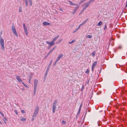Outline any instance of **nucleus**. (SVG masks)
<instances>
[{
    "label": "nucleus",
    "instance_id": "34",
    "mask_svg": "<svg viewBox=\"0 0 127 127\" xmlns=\"http://www.w3.org/2000/svg\"><path fill=\"white\" fill-rule=\"evenodd\" d=\"M86 9H85L84 8L81 11V13H82V12H83V11Z\"/></svg>",
    "mask_w": 127,
    "mask_h": 127
},
{
    "label": "nucleus",
    "instance_id": "37",
    "mask_svg": "<svg viewBox=\"0 0 127 127\" xmlns=\"http://www.w3.org/2000/svg\"><path fill=\"white\" fill-rule=\"evenodd\" d=\"M81 26H80V25H79L78 27L77 28H78V30L80 28Z\"/></svg>",
    "mask_w": 127,
    "mask_h": 127
},
{
    "label": "nucleus",
    "instance_id": "13",
    "mask_svg": "<svg viewBox=\"0 0 127 127\" xmlns=\"http://www.w3.org/2000/svg\"><path fill=\"white\" fill-rule=\"evenodd\" d=\"M90 4V3H89V2H88L87 3H85V6L84 8L86 9L88 7Z\"/></svg>",
    "mask_w": 127,
    "mask_h": 127
},
{
    "label": "nucleus",
    "instance_id": "18",
    "mask_svg": "<svg viewBox=\"0 0 127 127\" xmlns=\"http://www.w3.org/2000/svg\"><path fill=\"white\" fill-rule=\"evenodd\" d=\"M50 66H49V65H48V67H47V69L46 70V71H49V70L50 68Z\"/></svg>",
    "mask_w": 127,
    "mask_h": 127
},
{
    "label": "nucleus",
    "instance_id": "54",
    "mask_svg": "<svg viewBox=\"0 0 127 127\" xmlns=\"http://www.w3.org/2000/svg\"><path fill=\"white\" fill-rule=\"evenodd\" d=\"M119 48H121V46H120V47H119Z\"/></svg>",
    "mask_w": 127,
    "mask_h": 127
},
{
    "label": "nucleus",
    "instance_id": "14",
    "mask_svg": "<svg viewBox=\"0 0 127 127\" xmlns=\"http://www.w3.org/2000/svg\"><path fill=\"white\" fill-rule=\"evenodd\" d=\"M24 32H25V34L27 36L28 35V30L27 29L25 28V26L24 25Z\"/></svg>",
    "mask_w": 127,
    "mask_h": 127
},
{
    "label": "nucleus",
    "instance_id": "51",
    "mask_svg": "<svg viewBox=\"0 0 127 127\" xmlns=\"http://www.w3.org/2000/svg\"><path fill=\"white\" fill-rule=\"evenodd\" d=\"M3 121L4 123H5V124H6V122L4 121V120H3Z\"/></svg>",
    "mask_w": 127,
    "mask_h": 127
},
{
    "label": "nucleus",
    "instance_id": "47",
    "mask_svg": "<svg viewBox=\"0 0 127 127\" xmlns=\"http://www.w3.org/2000/svg\"><path fill=\"white\" fill-rule=\"evenodd\" d=\"M24 87H28L25 84H24Z\"/></svg>",
    "mask_w": 127,
    "mask_h": 127
},
{
    "label": "nucleus",
    "instance_id": "48",
    "mask_svg": "<svg viewBox=\"0 0 127 127\" xmlns=\"http://www.w3.org/2000/svg\"><path fill=\"white\" fill-rule=\"evenodd\" d=\"M34 120V119L33 118H32V121H33Z\"/></svg>",
    "mask_w": 127,
    "mask_h": 127
},
{
    "label": "nucleus",
    "instance_id": "12",
    "mask_svg": "<svg viewBox=\"0 0 127 127\" xmlns=\"http://www.w3.org/2000/svg\"><path fill=\"white\" fill-rule=\"evenodd\" d=\"M56 106L53 105V107H52V111L54 113L55 112V110L56 108Z\"/></svg>",
    "mask_w": 127,
    "mask_h": 127
},
{
    "label": "nucleus",
    "instance_id": "8",
    "mask_svg": "<svg viewBox=\"0 0 127 127\" xmlns=\"http://www.w3.org/2000/svg\"><path fill=\"white\" fill-rule=\"evenodd\" d=\"M16 77L17 80L18 82H22L23 84L24 85V83L22 82V81L21 80V78H20L19 76H17Z\"/></svg>",
    "mask_w": 127,
    "mask_h": 127
},
{
    "label": "nucleus",
    "instance_id": "15",
    "mask_svg": "<svg viewBox=\"0 0 127 127\" xmlns=\"http://www.w3.org/2000/svg\"><path fill=\"white\" fill-rule=\"evenodd\" d=\"M48 72V71H46L44 76V78L45 79H46V77Z\"/></svg>",
    "mask_w": 127,
    "mask_h": 127
},
{
    "label": "nucleus",
    "instance_id": "46",
    "mask_svg": "<svg viewBox=\"0 0 127 127\" xmlns=\"http://www.w3.org/2000/svg\"><path fill=\"white\" fill-rule=\"evenodd\" d=\"M57 62H56H56H55V64H54V66H55V64H56V63H57Z\"/></svg>",
    "mask_w": 127,
    "mask_h": 127
},
{
    "label": "nucleus",
    "instance_id": "42",
    "mask_svg": "<svg viewBox=\"0 0 127 127\" xmlns=\"http://www.w3.org/2000/svg\"><path fill=\"white\" fill-rule=\"evenodd\" d=\"M50 54V53L49 52L47 54V56H48Z\"/></svg>",
    "mask_w": 127,
    "mask_h": 127
},
{
    "label": "nucleus",
    "instance_id": "25",
    "mask_svg": "<svg viewBox=\"0 0 127 127\" xmlns=\"http://www.w3.org/2000/svg\"><path fill=\"white\" fill-rule=\"evenodd\" d=\"M78 30V29L77 28L73 32V33H74L75 32H77V31Z\"/></svg>",
    "mask_w": 127,
    "mask_h": 127
},
{
    "label": "nucleus",
    "instance_id": "43",
    "mask_svg": "<svg viewBox=\"0 0 127 127\" xmlns=\"http://www.w3.org/2000/svg\"><path fill=\"white\" fill-rule=\"evenodd\" d=\"M59 10L62 11H63V9L61 8H60Z\"/></svg>",
    "mask_w": 127,
    "mask_h": 127
},
{
    "label": "nucleus",
    "instance_id": "33",
    "mask_svg": "<svg viewBox=\"0 0 127 127\" xmlns=\"http://www.w3.org/2000/svg\"><path fill=\"white\" fill-rule=\"evenodd\" d=\"M76 12L75 10V9L74 10V11H73L72 14H74Z\"/></svg>",
    "mask_w": 127,
    "mask_h": 127
},
{
    "label": "nucleus",
    "instance_id": "1",
    "mask_svg": "<svg viewBox=\"0 0 127 127\" xmlns=\"http://www.w3.org/2000/svg\"><path fill=\"white\" fill-rule=\"evenodd\" d=\"M38 80H37L36 79H35L34 80V88L33 93L34 95H35V94L36 90V88L38 83Z\"/></svg>",
    "mask_w": 127,
    "mask_h": 127
},
{
    "label": "nucleus",
    "instance_id": "31",
    "mask_svg": "<svg viewBox=\"0 0 127 127\" xmlns=\"http://www.w3.org/2000/svg\"><path fill=\"white\" fill-rule=\"evenodd\" d=\"M62 123L63 124H65V122L64 121H62Z\"/></svg>",
    "mask_w": 127,
    "mask_h": 127
},
{
    "label": "nucleus",
    "instance_id": "10",
    "mask_svg": "<svg viewBox=\"0 0 127 127\" xmlns=\"http://www.w3.org/2000/svg\"><path fill=\"white\" fill-rule=\"evenodd\" d=\"M89 19L87 18L86 20H85V21H84L82 23H81L80 25L81 26H83L84 24H85L86 22H87V21H88V20Z\"/></svg>",
    "mask_w": 127,
    "mask_h": 127
},
{
    "label": "nucleus",
    "instance_id": "36",
    "mask_svg": "<svg viewBox=\"0 0 127 127\" xmlns=\"http://www.w3.org/2000/svg\"><path fill=\"white\" fill-rule=\"evenodd\" d=\"M22 11V9L20 7L19 8V11L20 12H21Z\"/></svg>",
    "mask_w": 127,
    "mask_h": 127
},
{
    "label": "nucleus",
    "instance_id": "53",
    "mask_svg": "<svg viewBox=\"0 0 127 127\" xmlns=\"http://www.w3.org/2000/svg\"><path fill=\"white\" fill-rule=\"evenodd\" d=\"M23 27H24V24H23Z\"/></svg>",
    "mask_w": 127,
    "mask_h": 127
},
{
    "label": "nucleus",
    "instance_id": "22",
    "mask_svg": "<svg viewBox=\"0 0 127 127\" xmlns=\"http://www.w3.org/2000/svg\"><path fill=\"white\" fill-rule=\"evenodd\" d=\"M86 1V0H82L80 1V2H79V4H80L82 3L83 2L85 1Z\"/></svg>",
    "mask_w": 127,
    "mask_h": 127
},
{
    "label": "nucleus",
    "instance_id": "9",
    "mask_svg": "<svg viewBox=\"0 0 127 127\" xmlns=\"http://www.w3.org/2000/svg\"><path fill=\"white\" fill-rule=\"evenodd\" d=\"M43 25L44 26H48L51 25V24L47 22H44L43 23Z\"/></svg>",
    "mask_w": 127,
    "mask_h": 127
},
{
    "label": "nucleus",
    "instance_id": "5",
    "mask_svg": "<svg viewBox=\"0 0 127 127\" xmlns=\"http://www.w3.org/2000/svg\"><path fill=\"white\" fill-rule=\"evenodd\" d=\"M97 61H95L92 64V70L93 71L95 68V66L97 64Z\"/></svg>",
    "mask_w": 127,
    "mask_h": 127
},
{
    "label": "nucleus",
    "instance_id": "7",
    "mask_svg": "<svg viewBox=\"0 0 127 127\" xmlns=\"http://www.w3.org/2000/svg\"><path fill=\"white\" fill-rule=\"evenodd\" d=\"M64 56L63 55V54H59L58 56V57L57 58V59H56V62H58V61L60 59L63 57Z\"/></svg>",
    "mask_w": 127,
    "mask_h": 127
},
{
    "label": "nucleus",
    "instance_id": "55",
    "mask_svg": "<svg viewBox=\"0 0 127 127\" xmlns=\"http://www.w3.org/2000/svg\"><path fill=\"white\" fill-rule=\"evenodd\" d=\"M47 57V56H46V57Z\"/></svg>",
    "mask_w": 127,
    "mask_h": 127
},
{
    "label": "nucleus",
    "instance_id": "28",
    "mask_svg": "<svg viewBox=\"0 0 127 127\" xmlns=\"http://www.w3.org/2000/svg\"><path fill=\"white\" fill-rule=\"evenodd\" d=\"M77 6L75 8V9H74L75 10H77L78 9V8H79V6H78V5H77Z\"/></svg>",
    "mask_w": 127,
    "mask_h": 127
},
{
    "label": "nucleus",
    "instance_id": "35",
    "mask_svg": "<svg viewBox=\"0 0 127 127\" xmlns=\"http://www.w3.org/2000/svg\"><path fill=\"white\" fill-rule=\"evenodd\" d=\"M81 108H79V111L78 112V113H79L80 112V111L81 110Z\"/></svg>",
    "mask_w": 127,
    "mask_h": 127
},
{
    "label": "nucleus",
    "instance_id": "40",
    "mask_svg": "<svg viewBox=\"0 0 127 127\" xmlns=\"http://www.w3.org/2000/svg\"><path fill=\"white\" fill-rule=\"evenodd\" d=\"M56 48V47H53L51 50H52V51H53Z\"/></svg>",
    "mask_w": 127,
    "mask_h": 127
},
{
    "label": "nucleus",
    "instance_id": "49",
    "mask_svg": "<svg viewBox=\"0 0 127 127\" xmlns=\"http://www.w3.org/2000/svg\"><path fill=\"white\" fill-rule=\"evenodd\" d=\"M126 7H127V0L126 1Z\"/></svg>",
    "mask_w": 127,
    "mask_h": 127
},
{
    "label": "nucleus",
    "instance_id": "16",
    "mask_svg": "<svg viewBox=\"0 0 127 127\" xmlns=\"http://www.w3.org/2000/svg\"><path fill=\"white\" fill-rule=\"evenodd\" d=\"M58 102V100H57L56 99L55 100L53 104V105H56V104Z\"/></svg>",
    "mask_w": 127,
    "mask_h": 127
},
{
    "label": "nucleus",
    "instance_id": "26",
    "mask_svg": "<svg viewBox=\"0 0 127 127\" xmlns=\"http://www.w3.org/2000/svg\"><path fill=\"white\" fill-rule=\"evenodd\" d=\"M0 114H1V115L2 117H4V115H3V113L1 112L0 111Z\"/></svg>",
    "mask_w": 127,
    "mask_h": 127
},
{
    "label": "nucleus",
    "instance_id": "11",
    "mask_svg": "<svg viewBox=\"0 0 127 127\" xmlns=\"http://www.w3.org/2000/svg\"><path fill=\"white\" fill-rule=\"evenodd\" d=\"M60 36L59 35H58L56 36V37H54L52 40L53 41L55 42V41H56L58 38Z\"/></svg>",
    "mask_w": 127,
    "mask_h": 127
},
{
    "label": "nucleus",
    "instance_id": "56",
    "mask_svg": "<svg viewBox=\"0 0 127 127\" xmlns=\"http://www.w3.org/2000/svg\"><path fill=\"white\" fill-rule=\"evenodd\" d=\"M24 121L25 120V119H24Z\"/></svg>",
    "mask_w": 127,
    "mask_h": 127
},
{
    "label": "nucleus",
    "instance_id": "52",
    "mask_svg": "<svg viewBox=\"0 0 127 127\" xmlns=\"http://www.w3.org/2000/svg\"><path fill=\"white\" fill-rule=\"evenodd\" d=\"M31 79L29 78V82L30 83V81H31Z\"/></svg>",
    "mask_w": 127,
    "mask_h": 127
},
{
    "label": "nucleus",
    "instance_id": "50",
    "mask_svg": "<svg viewBox=\"0 0 127 127\" xmlns=\"http://www.w3.org/2000/svg\"><path fill=\"white\" fill-rule=\"evenodd\" d=\"M0 124L1 125H2V123L1 122L0 120Z\"/></svg>",
    "mask_w": 127,
    "mask_h": 127
},
{
    "label": "nucleus",
    "instance_id": "30",
    "mask_svg": "<svg viewBox=\"0 0 127 127\" xmlns=\"http://www.w3.org/2000/svg\"><path fill=\"white\" fill-rule=\"evenodd\" d=\"M14 112L17 115H18V113H17V111L16 110H14Z\"/></svg>",
    "mask_w": 127,
    "mask_h": 127
},
{
    "label": "nucleus",
    "instance_id": "17",
    "mask_svg": "<svg viewBox=\"0 0 127 127\" xmlns=\"http://www.w3.org/2000/svg\"><path fill=\"white\" fill-rule=\"evenodd\" d=\"M53 61V59L51 60L50 61V62L49 63V64L48 65H49V66H51V65Z\"/></svg>",
    "mask_w": 127,
    "mask_h": 127
},
{
    "label": "nucleus",
    "instance_id": "19",
    "mask_svg": "<svg viewBox=\"0 0 127 127\" xmlns=\"http://www.w3.org/2000/svg\"><path fill=\"white\" fill-rule=\"evenodd\" d=\"M76 41V40H72L71 42H68V43L69 44H71L72 43L75 42Z\"/></svg>",
    "mask_w": 127,
    "mask_h": 127
},
{
    "label": "nucleus",
    "instance_id": "6",
    "mask_svg": "<svg viewBox=\"0 0 127 127\" xmlns=\"http://www.w3.org/2000/svg\"><path fill=\"white\" fill-rule=\"evenodd\" d=\"M46 43L48 44H49L50 46H52L54 45L55 44V42L53 41H52L51 42H50L49 41H46Z\"/></svg>",
    "mask_w": 127,
    "mask_h": 127
},
{
    "label": "nucleus",
    "instance_id": "39",
    "mask_svg": "<svg viewBox=\"0 0 127 127\" xmlns=\"http://www.w3.org/2000/svg\"><path fill=\"white\" fill-rule=\"evenodd\" d=\"M4 119L6 121H7V119L5 117H4Z\"/></svg>",
    "mask_w": 127,
    "mask_h": 127
},
{
    "label": "nucleus",
    "instance_id": "27",
    "mask_svg": "<svg viewBox=\"0 0 127 127\" xmlns=\"http://www.w3.org/2000/svg\"><path fill=\"white\" fill-rule=\"evenodd\" d=\"M20 120L21 121H24V118L20 117Z\"/></svg>",
    "mask_w": 127,
    "mask_h": 127
},
{
    "label": "nucleus",
    "instance_id": "23",
    "mask_svg": "<svg viewBox=\"0 0 127 127\" xmlns=\"http://www.w3.org/2000/svg\"><path fill=\"white\" fill-rule=\"evenodd\" d=\"M68 1L70 5H73V3L71 1H70V0H69Z\"/></svg>",
    "mask_w": 127,
    "mask_h": 127
},
{
    "label": "nucleus",
    "instance_id": "32",
    "mask_svg": "<svg viewBox=\"0 0 127 127\" xmlns=\"http://www.w3.org/2000/svg\"><path fill=\"white\" fill-rule=\"evenodd\" d=\"M107 28V26L106 25H104V30H105Z\"/></svg>",
    "mask_w": 127,
    "mask_h": 127
},
{
    "label": "nucleus",
    "instance_id": "41",
    "mask_svg": "<svg viewBox=\"0 0 127 127\" xmlns=\"http://www.w3.org/2000/svg\"><path fill=\"white\" fill-rule=\"evenodd\" d=\"M52 50H51L49 52L51 54L53 51Z\"/></svg>",
    "mask_w": 127,
    "mask_h": 127
},
{
    "label": "nucleus",
    "instance_id": "4",
    "mask_svg": "<svg viewBox=\"0 0 127 127\" xmlns=\"http://www.w3.org/2000/svg\"><path fill=\"white\" fill-rule=\"evenodd\" d=\"M24 1L25 2L26 5L27 6H28L29 5L30 6L32 5V0H25Z\"/></svg>",
    "mask_w": 127,
    "mask_h": 127
},
{
    "label": "nucleus",
    "instance_id": "21",
    "mask_svg": "<svg viewBox=\"0 0 127 127\" xmlns=\"http://www.w3.org/2000/svg\"><path fill=\"white\" fill-rule=\"evenodd\" d=\"M92 56L93 57L94 56H95V51H94L92 53Z\"/></svg>",
    "mask_w": 127,
    "mask_h": 127
},
{
    "label": "nucleus",
    "instance_id": "38",
    "mask_svg": "<svg viewBox=\"0 0 127 127\" xmlns=\"http://www.w3.org/2000/svg\"><path fill=\"white\" fill-rule=\"evenodd\" d=\"M72 5H78V4H77L75 3H73V4Z\"/></svg>",
    "mask_w": 127,
    "mask_h": 127
},
{
    "label": "nucleus",
    "instance_id": "29",
    "mask_svg": "<svg viewBox=\"0 0 127 127\" xmlns=\"http://www.w3.org/2000/svg\"><path fill=\"white\" fill-rule=\"evenodd\" d=\"M87 37L89 38H91L92 37V36L90 35H87Z\"/></svg>",
    "mask_w": 127,
    "mask_h": 127
},
{
    "label": "nucleus",
    "instance_id": "57",
    "mask_svg": "<svg viewBox=\"0 0 127 127\" xmlns=\"http://www.w3.org/2000/svg\"><path fill=\"white\" fill-rule=\"evenodd\" d=\"M81 14V13H80L79 15H80Z\"/></svg>",
    "mask_w": 127,
    "mask_h": 127
},
{
    "label": "nucleus",
    "instance_id": "24",
    "mask_svg": "<svg viewBox=\"0 0 127 127\" xmlns=\"http://www.w3.org/2000/svg\"><path fill=\"white\" fill-rule=\"evenodd\" d=\"M63 40V39H60L58 42H57V43H56V44H58V43H60L62 40Z\"/></svg>",
    "mask_w": 127,
    "mask_h": 127
},
{
    "label": "nucleus",
    "instance_id": "44",
    "mask_svg": "<svg viewBox=\"0 0 127 127\" xmlns=\"http://www.w3.org/2000/svg\"><path fill=\"white\" fill-rule=\"evenodd\" d=\"M82 106V104L80 106V108H81Z\"/></svg>",
    "mask_w": 127,
    "mask_h": 127
},
{
    "label": "nucleus",
    "instance_id": "3",
    "mask_svg": "<svg viewBox=\"0 0 127 127\" xmlns=\"http://www.w3.org/2000/svg\"><path fill=\"white\" fill-rule=\"evenodd\" d=\"M11 28L13 32L14 33V35L16 36H18V34L14 26V25H12Z\"/></svg>",
    "mask_w": 127,
    "mask_h": 127
},
{
    "label": "nucleus",
    "instance_id": "45",
    "mask_svg": "<svg viewBox=\"0 0 127 127\" xmlns=\"http://www.w3.org/2000/svg\"><path fill=\"white\" fill-rule=\"evenodd\" d=\"M21 112L22 113H24V110H22V111H21Z\"/></svg>",
    "mask_w": 127,
    "mask_h": 127
},
{
    "label": "nucleus",
    "instance_id": "20",
    "mask_svg": "<svg viewBox=\"0 0 127 127\" xmlns=\"http://www.w3.org/2000/svg\"><path fill=\"white\" fill-rule=\"evenodd\" d=\"M102 24V22L101 21H100L98 24L97 26H101Z\"/></svg>",
    "mask_w": 127,
    "mask_h": 127
},
{
    "label": "nucleus",
    "instance_id": "2",
    "mask_svg": "<svg viewBox=\"0 0 127 127\" xmlns=\"http://www.w3.org/2000/svg\"><path fill=\"white\" fill-rule=\"evenodd\" d=\"M39 109V106H37L35 108L34 113L32 116L33 117H36L38 113Z\"/></svg>",
    "mask_w": 127,
    "mask_h": 127
}]
</instances>
